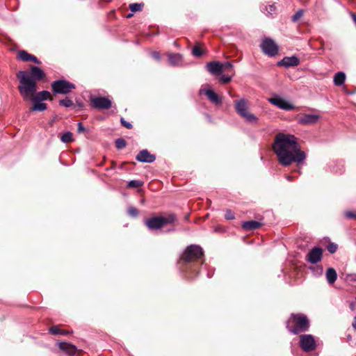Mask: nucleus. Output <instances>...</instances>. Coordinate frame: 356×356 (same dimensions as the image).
I'll list each match as a JSON object with an SVG mask.
<instances>
[{
	"label": "nucleus",
	"instance_id": "f257e3e1",
	"mask_svg": "<svg viewBox=\"0 0 356 356\" xmlns=\"http://www.w3.org/2000/svg\"><path fill=\"white\" fill-rule=\"evenodd\" d=\"M272 148L279 163L283 166H289L292 163L300 165L307 157L305 152L301 149L298 138L293 134H277Z\"/></svg>",
	"mask_w": 356,
	"mask_h": 356
},
{
	"label": "nucleus",
	"instance_id": "f03ea898",
	"mask_svg": "<svg viewBox=\"0 0 356 356\" xmlns=\"http://www.w3.org/2000/svg\"><path fill=\"white\" fill-rule=\"evenodd\" d=\"M31 74L27 71H19L17 76L19 80L18 90L24 100L30 99L37 91L36 81L41 80L45 76L44 72L38 67L32 66L30 69Z\"/></svg>",
	"mask_w": 356,
	"mask_h": 356
},
{
	"label": "nucleus",
	"instance_id": "7ed1b4c3",
	"mask_svg": "<svg viewBox=\"0 0 356 356\" xmlns=\"http://www.w3.org/2000/svg\"><path fill=\"white\" fill-rule=\"evenodd\" d=\"M203 256V250L197 245H188L182 253L180 258V261L184 265L182 268L190 278L199 274L198 266L204 264Z\"/></svg>",
	"mask_w": 356,
	"mask_h": 356
},
{
	"label": "nucleus",
	"instance_id": "20e7f679",
	"mask_svg": "<svg viewBox=\"0 0 356 356\" xmlns=\"http://www.w3.org/2000/svg\"><path fill=\"white\" fill-rule=\"evenodd\" d=\"M309 327V321L307 317L302 314H292L290 318L286 322V328L290 332L294 334L307 332Z\"/></svg>",
	"mask_w": 356,
	"mask_h": 356
},
{
	"label": "nucleus",
	"instance_id": "39448f33",
	"mask_svg": "<svg viewBox=\"0 0 356 356\" xmlns=\"http://www.w3.org/2000/svg\"><path fill=\"white\" fill-rule=\"evenodd\" d=\"M177 220L176 216L170 213L166 216H156L145 220V225L151 230H158L168 224H173Z\"/></svg>",
	"mask_w": 356,
	"mask_h": 356
},
{
	"label": "nucleus",
	"instance_id": "423d86ee",
	"mask_svg": "<svg viewBox=\"0 0 356 356\" xmlns=\"http://www.w3.org/2000/svg\"><path fill=\"white\" fill-rule=\"evenodd\" d=\"M234 108L236 113L243 118L248 123H257L258 118L257 116L248 111V101L244 98L234 102Z\"/></svg>",
	"mask_w": 356,
	"mask_h": 356
},
{
	"label": "nucleus",
	"instance_id": "0eeeda50",
	"mask_svg": "<svg viewBox=\"0 0 356 356\" xmlns=\"http://www.w3.org/2000/svg\"><path fill=\"white\" fill-rule=\"evenodd\" d=\"M51 89L55 94L66 95L76 88L73 83L65 79H58L51 83Z\"/></svg>",
	"mask_w": 356,
	"mask_h": 356
},
{
	"label": "nucleus",
	"instance_id": "6e6552de",
	"mask_svg": "<svg viewBox=\"0 0 356 356\" xmlns=\"http://www.w3.org/2000/svg\"><path fill=\"white\" fill-rule=\"evenodd\" d=\"M260 47L263 52L268 56H275L278 53V46L271 38H265L261 42Z\"/></svg>",
	"mask_w": 356,
	"mask_h": 356
},
{
	"label": "nucleus",
	"instance_id": "1a4fd4ad",
	"mask_svg": "<svg viewBox=\"0 0 356 356\" xmlns=\"http://www.w3.org/2000/svg\"><path fill=\"white\" fill-rule=\"evenodd\" d=\"M300 346L305 352H311L316 349V343L312 334H301L300 336Z\"/></svg>",
	"mask_w": 356,
	"mask_h": 356
},
{
	"label": "nucleus",
	"instance_id": "9d476101",
	"mask_svg": "<svg viewBox=\"0 0 356 356\" xmlns=\"http://www.w3.org/2000/svg\"><path fill=\"white\" fill-rule=\"evenodd\" d=\"M90 102L92 106L99 110L108 109L111 105V101L105 97H91Z\"/></svg>",
	"mask_w": 356,
	"mask_h": 356
},
{
	"label": "nucleus",
	"instance_id": "9b49d317",
	"mask_svg": "<svg viewBox=\"0 0 356 356\" xmlns=\"http://www.w3.org/2000/svg\"><path fill=\"white\" fill-rule=\"evenodd\" d=\"M323 250L321 248L315 247L310 250L307 254L305 259L312 264H316L321 261Z\"/></svg>",
	"mask_w": 356,
	"mask_h": 356
},
{
	"label": "nucleus",
	"instance_id": "f8f14e48",
	"mask_svg": "<svg viewBox=\"0 0 356 356\" xmlns=\"http://www.w3.org/2000/svg\"><path fill=\"white\" fill-rule=\"evenodd\" d=\"M268 101L274 106L284 111H291L295 108L292 104L278 96L270 98Z\"/></svg>",
	"mask_w": 356,
	"mask_h": 356
},
{
	"label": "nucleus",
	"instance_id": "ddd939ff",
	"mask_svg": "<svg viewBox=\"0 0 356 356\" xmlns=\"http://www.w3.org/2000/svg\"><path fill=\"white\" fill-rule=\"evenodd\" d=\"M200 95H205L208 99L216 105H220L222 104V99L209 86L208 88H201L199 90Z\"/></svg>",
	"mask_w": 356,
	"mask_h": 356
},
{
	"label": "nucleus",
	"instance_id": "4468645a",
	"mask_svg": "<svg viewBox=\"0 0 356 356\" xmlns=\"http://www.w3.org/2000/svg\"><path fill=\"white\" fill-rule=\"evenodd\" d=\"M320 118L321 115L316 113L302 114L298 118V122L302 125H309L316 124Z\"/></svg>",
	"mask_w": 356,
	"mask_h": 356
},
{
	"label": "nucleus",
	"instance_id": "2eb2a0df",
	"mask_svg": "<svg viewBox=\"0 0 356 356\" xmlns=\"http://www.w3.org/2000/svg\"><path fill=\"white\" fill-rule=\"evenodd\" d=\"M136 159L141 163H151L155 161L156 156L150 154L147 149H143L136 155Z\"/></svg>",
	"mask_w": 356,
	"mask_h": 356
},
{
	"label": "nucleus",
	"instance_id": "dca6fc26",
	"mask_svg": "<svg viewBox=\"0 0 356 356\" xmlns=\"http://www.w3.org/2000/svg\"><path fill=\"white\" fill-rule=\"evenodd\" d=\"M299 64L300 60L298 57L295 56L284 57L283 59H282L277 63V65L283 66L286 68L290 67H296L298 66Z\"/></svg>",
	"mask_w": 356,
	"mask_h": 356
},
{
	"label": "nucleus",
	"instance_id": "f3484780",
	"mask_svg": "<svg viewBox=\"0 0 356 356\" xmlns=\"http://www.w3.org/2000/svg\"><path fill=\"white\" fill-rule=\"evenodd\" d=\"M207 70L211 74L218 75L222 72V63L218 61L209 62L206 65Z\"/></svg>",
	"mask_w": 356,
	"mask_h": 356
},
{
	"label": "nucleus",
	"instance_id": "a211bd4d",
	"mask_svg": "<svg viewBox=\"0 0 356 356\" xmlns=\"http://www.w3.org/2000/svg\"><path fill=\"white\" fill-rule=\"evenodd\" d=\"M59 348L69 356L74 355L77 350V348L75 346L66 342L59 343Z\"/></svg>",
	"mask_w": 356,
	"mask_h": 356
},
{
	"label": "nucleus",
	"instance_id": "6ab92c4d",
	"mask_svg": "<svg viewBox=\"0 0 356 356\" xmlns=\"http://www.w3.org/2000/svg\"><path fill=\"white\" fill-rule=\"evenodd\" d=\"M263 225V222L257 220H248L243 222L242 228L245 231H252L258 229Z\"/></svg>",
	"mask_w": 356,
	"mask_h": 356
},
{
	"label": "nucleus",
	"instance_id": "aec40b11",
	"mask_svg": "<svg viewBox=\"0 0 356 356\" xmlns=\"http://www.w3.org/2000/svg\"><path fill=\"white\" fill-rule=\"evenodd\" d=\"M50 92L47 90H42L38 93L32 95L29 100L32 102L44 101L49 98Z\"/></svg>",
	"mask_w": 356,
	"mask_h": 356
},
{
	"label": "nucleus",
	"instance_id": "412c9836",
	"mask_svg": "<svg viewBox=\"0 0 356 356\" xmlns=\"http://www.w3.org/2000/svg\"><path fill=\"white\" fill-rule=\"evenodd\" d=\"M169 62L172 66H181L182 63V56L180 54H169Z\"/></svg>",
	"mask_w": 356,
	"mask_h": 356
},
{
	"label": "nucleus",
	"instance_id": "4be33fe9",
	"mask_svg": "<svg viewBox=\"0 0 356 356\" xmlns=\"http://www.w3.org/2000/svg\"><path fill=\"white\" fill-rule=\"evenodd\" d=\"M326 279L330 284H332L335 282L337 278V274L336 270L332 268H329L325 273Z\"/></svg>",
	"mask_w": 356,
	"mask_h": 356
},
{
	"label": "nucleus",
	"instance_id": "5701e85b",
	"mask_svg": "<svg viewBox=\"0 0 356 356\" xmlns=\"http://www.w3.org/2000/svg\"><path fill=\"white\" fill-rule=\"evenodd\" d=\"M346 81V74L343 72H338L334 76V83L337 86H342Z\"/></svg>",
	"mask_w": 356,
	"mask_h": 356
},
{
	"label": "nucleus",
	"instance_id": "b1692460",
	"mask_svg": "<svg viewBox=\"0 0 356 356\" xmlns=\"http://www.w3.org/2000/svg\"><path fill=\"white\" fill-rule=\"evenodd\" d=\"M34 104L31 108V111H44L47 109V104L40 101L33 102Z\"/></svg>",
	"mask_w": 356,
	"mask_h": 356
},
{
	"label": "nucleus",
	"instance_id": "393cba45",
	"mask_svg": "<svg viewBox=\"0 0 356 356\" xmlns=\"http://www.w3.org/2000/svg\"><path fill=\"white\" fill-rule=\"evenodd\" d=\"M49 332L51 334L57 335H66L69 333L68 331L61 330L58 325H54L49 328Z\"/></svg>",
	"mask_w": 356,
	"mask_h": 356
},
{
	"label": "nucleus",
	"instance_id": "a878e982",
	"mask_svg": "<svg viewBox=\"0 0 356 356\" xmlns=\"http://www.w3.org/2000/svg\"><path fill=\"white\" fill-rule=\"evenodd\" d=\"M31 56H32L31 54H29L28 52H26L24 50H21L18 53L19 58L22 60L25 61V62L30 61V58H31Z\"/></svg>",
	"mask_w": 356,
	"mask_h": 356
},
{
	"label": "nucleus",
	"instance_id": "bb28decb",
	"mask_svg": "<svg viewBox=\"0 0 356 356\" xmlns=\"http://www.w3.org/2000/svg\"><path fill=\"white\" fill-rule=\"evenodd\" d=\"M60 140L64 143H70L73 140L72 134L70 131L65 133L61 136Z\"/></svg>",
	"mask_w": 356,
	"mask_h": 356
},
{
	"label": "nucleus",
	"instance_id": "cd10ccee",
	"mask_svg": "<svg viewBox=\"0 0 356 356\" xmlns=\"http://www.w3.org/2000/svg\"><path fill=\"white\" fill-rule=\"evenodd\" d=\"M59 105L65 108H69L73 105V102L68 98H65L59 101Z\"/></svg>",
	"mask_w": 356,
	"mask_h": 356
},
{
	"label": "nucleus",
	"instance_id": "c85d7f7f",
	"mask_svg": "<svg viewBox=\"0 0 356 356\" xmlns=\"http://www.w3.org/2000/svg\"><path fill=\"white\" fill-rule=\"evenodd\" d=\"M126 145H127V142L122 138H118L115 140V146H116L117 149H123L124 147H126Z\"/></svg>",
	"mask_w": 356,
	"mask_h": 356
},
{
	"label": "nucleus",
	"instance_id": "c756f323",
	"mask_svg": "<svg viewBox=\"0 0 356 356\" xmlns=\"http://www.w3.org/2000/svg\"><path fill=\"white\" fill-rule=\"evenodd\" d=\"M143 181L139 180H131L128 182L127 186L130 188H138L143 185Z\"/></svg>",
	"mask_w": 356,
	"mask_h": 356
},
{
	"label": "nucleus",
	"instance_id": "7c9ffc66",
	"mask_svg": "<svg viewBox=\"0 0 356 356\" xmlns=\"http://www.w3.org/2000/svg\"><path fill=\"white\" fill-rule=\"evenodd\" d=\"M142 6H143L142 3H131L129 5V9L132 12L135 13L137 11H140L141 10Z\"/></svg>",
	"mask_w": 356,
	"mask_h": 356
},
{
	"label": "nucleus",
	"instance_id": "2f4dec72",
	"mask_svg": "<svg viewBox=\"0 0 356 356\" xmlns=\"http://www.w3.org/2000/svg\"><path fill=\"white\" fill-rule=\"evenodd\" d=\"M127 213L129 216L136 218L138 216V210L134 207H129L127 209Z\"/></svg>",
	"mask_w": 356,
	"mask_h": 356
},
{
	"label": "nucleus",
	"instance_id": "473e14b6",
	"mask_svg": "<svg viewBox=\"0 0 356 356\" xmlns=\"http://www.w3.org/2000/svg\"><path fill=\"white\" fill-rule=\"evenodd\" d=\"M303 10H298L292 17L291 20L293 22H297L302 15H303Z\"/></svg>",
	"mask_w": 356,
	"mask_h": 356
},
{
	"label": "nucleus",
	"instance_id": "72a5a7b5",
	"mask_svg": "<svg viewBox=\"0 0 356 356\" xmlns=\"http://www.w3.org/2000/svg\"><path fill=\"white\" fill-rule=\"evenodd\" d=\"M192 54L195 57H200L202 54V51L199 47L195 46L192 50Z\"/></svg>",
	"mask_w": 356,
	"mask_h": 356
},
{
	"label": "nucleus",
	"instance_id": "f704fd0d",
	"mask_svg": "<svg viewBox=\"0 0 356 356\" xmlns=\"http://www.w3.org/2000/svg\"><path fill=\"white\" fill-rule=\"evenodd\" d=\"M327 250L329 252L333 254L337 250V245L333 243H330L327 247Z\"/></svg>",
	"mask_w": 356,
	"mask_h": 356
},
{
	"label": "nucleus",
	"instance_id": "c9c22d12",
	"mask_svg": "<svg viewBox=\"0 0 356 356\" xmlns=\"http://www.w3.org/2000/svg\"><path fill=\"white\" fill-rule=\"evenodd\" d=\"M225 218L227 220H233L235 218L234 213L229 209L225 211Z\"/></svg>",
	"mask_w": 356,
	"mask_h": 356
},
{
	"label": "nucleus",
	"instance_id": "e433bc0d",
	"mask_svg": "<svg viewBox=\"0 0 356 356\" xmlns=\"http://www.w3.org/2000/svg\"><path fill=\"white\" fill-rule=\"evenodd\" d=\"M232 80V76L229 75H222L220 78V81L222 83H227Z\"/></svg>",
	"mask_w": 356,
	"mask_h": 356
},
{
	"label": "nucleus",
	"instance_id": "4c0bfd02",
	"mask_svg": "<svg viewBox=\"0 0 356 356\" xmlns=\"http://www.w3.org/2000/svg\"><path fill=\"white\" fill-rule=\"evenodd\" d=\"M222 71L223 70H232L233 65L230 62H225L222 63Z\"/></svg>",
	"mask_w": 356,
	"mask_h": 356
},
{
	"label": "nucleus",
	"instance_id": "58836bf2",
	"mask_svg": "<svg viewBox=\"0 0 356 356\" xmlns=\"http://www.w3.org/2000/svg\"><path fill=\"white\" fill-rule=\"evenodd\" d=\"M120 122L121 124L123 127H126L127 129H130L132 128V124H131V122L126 121L123 118L120 119Z\"/></svg>",
	"mask_w": 356,
	"mask_h": 356
},
{
	"label": "nucleus",
	"instance_id": "ea45409f",
	"mask_svg": "<svg viewBox=\"0 0 356 356\" xmlns=\"http://www.w3.org/2000/svg\"><path fill=\"white\" fill-rule=\"evenodd\" d=\"M345 216L349 219H356V213L353 211H346L344 213Z\"/></svg>",
	"mask_w": 356,
	"mask_h": 356
},
{
	"label": "nucleus",
	"instance_id": "a19ab883",
	"mask_svg": "<svg viewBox=\"0 0 356 356\" xmlns=\"http://www.w3.org/2000/svg\"><path fill=\"white\" fill-rule=\"evenodd\" d=\"M275 6L274 5H269L266 8L267 13L270 15H273L275 11Z\"/></svg>",
	"mask_w": 356,
	"mask_h": 356
},
{
	"label": "nucleus",
	"instance_id": "79ce46f5",
	"mask_svg": "<svg viewBox=\"0 0 356 356\" xmlns=\"http://www.w3.org/2000/svg\"><path fill=\"white\" fill-rule=\"evenodd\" d=\"M151 56L153 58H154L155 60H156L158 61L160 60V59H161L160 54L157 51L152 52Z\"/></svg>",
	"mask_w": 356,
	"mask_h": 356
},
{
	"label": "nucleus",
	"instance_id": "37998d69",
	"mask_svg": "<svg viewBox=\"0 0 356 356\" xmlns=\"http://www.w3.org/2000/svg\"><path fill=\"white\" fill-rule=\"evenodd\" d=\"M77 131H78V133H82V132L86 131V129L83 126L81 122L78 123Z\"/></svg>",
	"mask_w": 356,
	"mask_h": 356
},
{
	"label": "nucleus",
	"instance_id": "c03bdc74",
	"mask_svg": "<svg viewBox=\"0 0 356 356\" xmlns=\"http://www.w3.org/2000/svg\"><path fill=\"white\" fill-rule=\"evenodd\" d=\"M30 61H32L37 64H40L41 62L33 55L31 56Z\"/></svg>",
	"mask_w": 356,
	"mask_h": 356
},
{
	"label": "nucleus",
	"instance_id": "a18cd8bd",
	"mask_svg": "<svg viewBox=\"0 0 356 356\" xmlns=\"http://www.w3.org/2000/svg\"><path fill=\"white\" fill-rule=\"evenodd\" d=\"M352 326L353 329L356 331V316L354 317V321L353 322Z\"/></svg>",
	"mask_w": 356,
	"mask_h": 356
},
{
	"label": "nucleus",
	"instance_id": "49530a36",
	"mask_svg": "<svg viewBox=\"0 0 356 356\" xmlns=\"http://www.w3.org/2000/svg\"><path fill=\"white\" fill-rule=\"evenodd\" d=\"M286 179L288 180V181H292L293 180V177L290 175H287L286 177Z\"/></svg>",
	"mask_w": 356,
	"mask_h": 356
},
{
	"label": "nucleus",
	"instance_id": "de8ad7c7",
	"mask_svg": "<svg viewBox=\"0 0 356 356\" xmlns=\"http://www.w3.org/2000/svg\"><path fill=\"white\" fill-rule=\"evenodd\" d=\"M355 91H348L347 92V94H349V95H353V94H355Z\"/></svg>",
	"mask_w": 356,
	"mask_h": 356
},
{
	"label": "nucleus",
	"instance_id": "09e8293b",
	"mask_svg": "<svg viewBox=\"0 0 356 356\" xmlns=\"http://www.w3.org/2000/svg\"><path fill=\"white\" fill-rule=\"evenodd\" d=\"M354 305H355V303H354V302H351V303L350 304V308H351L352 309H353Z\"/></svg>",
	"mask_w": 356,
	"mask_h": 356
},
{
	"label": "nucleus",
	"instance_id": "8fccbe9b",
	"mask_svg": "<svg viewBox=\"0 0 356 356\" xmlns=\"http://www.w3.org/2000/svg\"><path fill=\"white\" fill-rule=\"evenodd\" d=\"M175 229H168V232H174Z\"/></svg>",
	"mask_w": 356,
	"mask_h": 356
},
{
	"label": "nucleus",
	"instance_id": "3c124183",
	"mask_svg": "<svg viewBox=\"0 0 356 356\" xmlns=\"http://www.w3.org/2000/svg\"><path fill=\"white\" fill-rule=\"evenodd\" d=\"M229 96H230V97H234V95H232V93H231L230 92H229Z\"/></svg>",
	"mask_w": 356,
	"mask_h": 356
},
{
	"label": "nucleus",
	"instance_id": "603ef678",
	"mask_svg": "<svg viewBox=\"0 0 356 356\" xmlns=\"http://www.w3.org/2000/svg\"><path fill=\"white\" fill-rule=\"evenodd\" d=\"M212 275H211L209 273H207V277H211Z\"/></svg>",
	"mask_w": 356,
	"mask_h": 356
}]
</instances>
